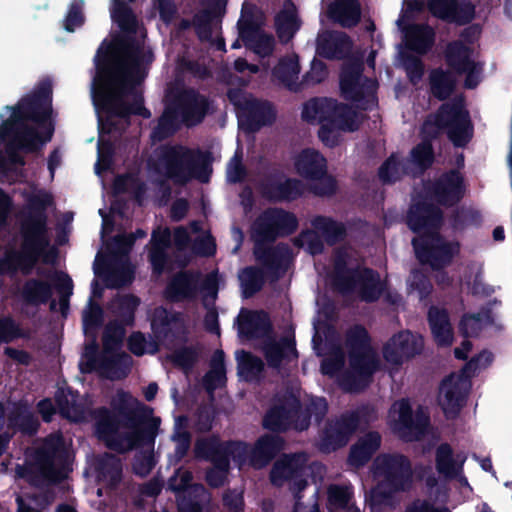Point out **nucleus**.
<instances>
[{
  "label": "nucleus",
  "mask_w": 512,
  "mask_h": 512,
  "mask_svg": "<svg viewBox=\"0 0 512 512\" xmlns=\"http://www.w3.org/2000/svg\"><path fill=\"white\" fill-rule=\"evenodd\" d=\"M141 61V48L132 36L118 37L111 42L104 40L97 49L92 100L98 113L106 115L102 123L106 133L116 130L114 118L151 116L142 94L135 90L147 76Z\"/></svg>",
  "instance_id": "obj_1"
},
{
  "label": "nucleus",
  "mask_w": 512,
  "mask_h": 512,
  "mask_svg": "<svg viewBox=\"0 0 512 512\" xmlns=\"http://www.w3.org/2000/svg\"><path fill=\"white\" fill-rule=\"evenodd\" d=\"M91 416L96 437L109 450L125 454L148 447L135 455L132 468L136 475L150 474L156 465L153 449L161 425L160 417L154 416L151 407L120 389L111 399L110 408L96 407Z\"/></svg>",
  "instance_id": "obj_2"
},
{
  "label": "nucleus",
  "mask_w": 512,
  "mask_h": 512,
  "mask_svg": "<svg viewBox=\"0 0 512 512\" xmlns=\"http://www.w3.org/2000/svg\"><path fill=\"white\" fill-rule=\"evenodd\" d=\"M445 130L455 147H465L473 137V124L462 98L442 103L436 112L423 123L426 138L410 151V166L414 164L419 173L429 169L435 160L432 140Z\"/></svg>",
  "instance_id": "obj_3"
},
{
  "label": "nucleus",
  "mask_w": 512,
  "mask_h": 512,
  "mask_svg": "<svg viewBox=\"0 0 512 512\" xmlns=\"http://www.w3.org/2000/svg\"><path fill=\"white\" fill-rule=\"evenodd\" d=\"M298 226L299 222L294 213L278 207L265 209L253 223L256 241L254 256L274 279H278L286 271L284 261L287 250L280 246L268 247L262 244L288 237L296 232Z\"/></svg>",
  "instance_id": "obj_4"
},
{
  "label": "nucleus",
  "mask_w": 512,
  "mask_h": 512,
  "mask_svg": "<svg viewBox=\"0 0 512 512\" xmlns=\"http://www.w3.org/2000/svg\"><path fill=\"white\" fill-rule=\"evenodd\" d=\"M211 154L187 146L162 145L157 157V171L174 184L185 185L192 179L207 182L211 174Z\"/></svg>",
  "instance_id": "obj_5"
},
{
  "label": "nucleus",
  "mask_w": 512,
  "mask_h": 512,
  "mask_svg": "<svg viewBox=\"0 0 512 512\" xmlns=\"http://www.w3.org/2000/svg\"><path fill=\"white\" fill-rule=\"evenodd\" d=\"M302 118L306 121L317 120L320 123L318 136L321 141L329 146L336 145V140L331 139L335 131L354 132L358 129L356 124V111L345 103L333 98H312L303 107Z\"/></svg>",
  "instance_id": "obj_6"
},
{
  "label": "nucleus",
  "mask_w": 512,
  "mask_h": 512,
  "mask_svg": "<svg viewBox=\"0 0 512 512\" xmlns=\"http://www.w3.org/2000/svg\"><path fill=\"white\" fill-rule=\"evenodd\" d=\"M376 418L374 406L361 404L329 419L320 434L319 450L331 453L345 447L358 429H366Z\"/></svg>",
  "instance_id": "obj_7"
},
{
  "label": "nucleus",
  "mask_w": 512,
  "mask_h": 512,
  "mask_svg": "<svg viewBox=\"0 0 512 512\" xmlns=\"http://www.w3.org/2000/svg\"><path fill=\"white\" fill-rule=\"evenodd\" d=\"M64 459L63 436L50 434L35 451L34 463L24 470L22 476L36 488L59 484L66 478V474L63 465L57 466L56 461L62 464Z\"/></svg>",
  "instance_id": "obj_8"
},
{
  "label": "nucleus",
  "mask_w": 512,
  "mask_h": 512,
  "mask_svg": "<svg viewBox=\"0 0 512 512\" xmlns=\"http://www.w3.org/2000/svg\"><path fill=\"white\" fill-rule=\"evenodd\" d=\"M333 285L343 295L358 287V294L366 303L376 302L384 291L379 273L369 267H348L346 255L338 254L333 263Z\"/></svg>",
  "instance_id": "obj_9"
},
{
  "label": "nucleus",
  "mask_w": 512,
  "mask_h": 512,
  "mask_svg": "<svg viewBox=\"0 0 512 512\" xmlns=\"http://www.w3.org/2000/svg\"><path fill=\"white\" fill-rule=\"evenodd\" d=\"M52 96L51 79L41 80L31 94L22 97L16 106L11 107L12 114L8 124L14 123L16 127H22L29 126L26 121H32L45 130L52 114Z\"/></svg>",
  "instance_id": "obj_10"
},
{
  "label": "nucleus",
  "mask_w": 512,
  "mask_h": 512,
  "mask_svg": "<svg viewBox=\"0 0 512 512\" xmlns=\"http://www.w3.org/2000/svg\"><path fill=\"white\" fill-rule=\"evenodd\" d=\"M20 238V249L7 251L0 258V276H14L18 271L28 276L40 259L50 263L56 258L55 247H48L26 235H20Z\"/></svg>",
  "instance_id": "obj_11"
},
{
  "label": "nucleus",
  "mask_w": 512,
  "mask_h": 512,
  "mask_svg": "<svg viewBox=\"0 0 512 512\" xmlns=\"http://www.w3.org/2000/svg\"><path fill=\"white\" fill-rule=\"evenodd\" d=\"M270 482L282 487L286 482L295 499V512L304 508L302 492L308 487L306 457L302 453L285 454L276 460L270 471Z\"/></svg>",
  "instance_id": "obj_12"
},
{
  "label": "nucleus",
  "mask_w": 512,
  "mask_h": 512,
  "mask_svg": "<svg viewBox=\"0 0 512 512\" xmlns=\"http://www.w3.org/2000/svg\"><path fill=\"white\" fill-rule=\"evenodd\" d=\"M412 245L418 261L429 265L432 270L440 271L449 266L460 253L458 241H447L439 231L424 233L412 239Z\"/></svg>",
  "instance_id": "obj_13"
},
{
  "label": "nucleus",
  "mask_w": 512,
  "mask_h": 512,
  "mask_svg": "<svg viewBox=\"0 0 512 512\" xmlns=\"http://www.w3.org/2000/svg\"><path fill=\"white\" fill-rule=\"evenodd\" d=\"M228 98L236 108L239 125L248 133L258 132L276 120L275 108L267 100L247 97L235 91H229Z\"/></svg>",
  "instance_id": "obj_14"
},
{
  "label": "nucleus",
  "mask_w": 512,
  "mask_h": 512,
  "mask_svg": "<svg viewBox=\"0 0 512 512\" xmlns=\"http://www.w3.org/2000/svg\"><path fill=\"white\" fill-rule=\"evenodd\" d=\"M52 205H54V197L47 191L40 190L37 194L31 195L28 198L27 212L20 220V235H26L51 247L47 209Z\"/></svg>",
  "instance_id": "obj_15"
},
{
  "label": "nucleus",
  "mask_w": 512,
  "mask_h": 512,
  "mask_svg": "<svg viewBox=\"0 0 512 512\" xmlns=\"http://www.w3.org/2000/svg\"><path fill=\"white\" fill-rule=\"evenodd\" d=\"M349 370L341 377V385L346 391L360 392L366 389L378 371L380 361L373 348L349 351Z\"/></svg>",
  "instance_id": "obj_16"
},
{
  "label": "nucleus",
  "mask_w": 512,
  "mask_h": 512,
  "mask_svg": "<svg viewBox=\"0 0 512 512\" xmlns=\"http://www.w3.org/2000/svg\"><path fill=\"white\" fill-rule=\"evenodd\" d=\"M383 486L390 491L407 492L413 484L412 463L408 456L401 453H386L375 460Z\"/></svg>",
  "instance_id": "obj_17"
},
{
  "label": "nucleus",
  "mask_w": 512,
  "mask_h": 512,
  "mask_svg": "<svg viewBox=\"0 0 512 512\" xmlns=\"http://www.w3.org/2000/svg\"><path fill=\"white\" fill-rule=\"evenodd\" d=\"M54 134L52 123L46 127L45 131L39 133L34 126L19 127L18 132L10 139L6 146L8 163L17 166H24L26 161L19 151L25 153H36L40 151L44 144L50 142Z\"/></svg>",
  "instance_id": "obj_18"
},
{
  "label": "nucleus",
  "mask_w": 512,
  "mask_h": 512,
  "mask_svg": "<svg viewBox=\"0 0 512 512\" xmlns=\"http://www.w3.org/2000/svg\"><path fill=\"white\" fill-rule=\"evenodd\" d=\"M172 99L180 112L182 123L188 128L201 124L212 113V100L194 88H183Z\"/></svg>",
  "instance_id": "obj_19"
},
{
  "label": "nucleus",
  "mask_w": 512,
  "mask_h": 512,
  "mask_svg": "<svg viewBox=\"0 0 512 512\" xmlns=\"http://www.w3.org/2000/svg\"><path fill=\"white\" fill-rule=\"evenodd\" d=\"M424 341L421 335L409 330L394 334L384 344L382 354L384 360L394 366H401L422 353Z\"/></svg>",
  "instance_id": "obj_20"
},
{
  "label": "nucleus",
  "mask_w": 512,
  "mask_h": 512,
  "mask_svg": "<svg viewBox=\"0 0 512 512\" xmlns=\"http://www.w3.org/2000/svg\"><path fill=\"white\" fill-rule=\"evenodd\" d=\"M430 418L423 412L413 413L412 406L407 400H401L398 418L394 421L393 432L406 443L420 441L427 433Z\"/></svg>",
  "instance_id": "obj_21"
},
{
  "label": "nucleus",
  "mask_w": 512,
  "mask_h": 512,
  "mask_svg": "<svg viewBox=\"0 0 512 512\" xmlns=\"http://www.w3.org/2000/svg\"><path fill=\"white\" fill-rule=\"evenodd\" d=\"M271 174L260 183L263 198L272 203L293 202L301 198L306 190L304 183L297 178Z\"/></svg>",
  "instance_id": "obj_22"
},
{
  "label": "nucleus",
  "mask_w": 512,
  "mask_h": 512,
  "mask_svg": "<svg viewBox=\"0 0 512 512\" xmlns=\"http://www.w3.org/2000/svg\"><path fill=\"white\" fill-rule=\"evenodd\" d=\"M465 191L464 177L457 169L444 172L428 188L436 203L444 207L457 205L463 199Z\"/></svg>",
  "instance_id": "obj_23"
},
{
  "label": "nucleus",
  "mask_w": 512,
  "mask_h": 512,
  "mask_svg": "<svg viewBox=\"0 0 512 512\" xmlns=\"http://www.w3.org/2000/svg\"><path fill=\"white\" fill-rule=\"evenodd\" d=\"M427 8L433 17L459 26L471 23L476 14L470 0H427Z\"/></svg>",
  "instance_id": "obj_24"
},
{
  "label": "nucleus",
  "mask_w": 512,
  "mask_h": 512,
  "mask_svg": "<svg viewBox=\"0 0 512 512\" xmlns=\"http://www.w3.org/2000/svg\"><path fill=\"white\" fill-rule=\"evenodd\" d=\"M467 388L461 376L450 374L439 386L438 402L447 419H455L466 404Z\"/></svg>",
  "instance_id": "obj_25"
},
{
  "label": "nucleus",
  "mask_w": 512,
  "mask_h": 512,
  "mask_svg": "<svg viewBox=\"0 0 512 512\" xmlns=\"http://www.w3.org/2000/svg\"><path fill=\"white\" fill-rule=\"evenodd\" d=\"M443 211L436 205L418 201L412 204L407 212L406 223L414 233H431L439 231L443 225Z\"/></svg>",
  "instance_id": "obj_26"
},
{
  "label": "nucleus",
  "mask_w": 512,
  "mask_h": 512,
  "mask_svg": "<svg viewBox=\"0 0 512 512\" xmlns=\"http://www.w3.org/2000/svg\"><path fill=\"white\" fill-rule=\"evenodd\" d=\"M362 66L358 63H349L342 67L339 86L341 95L345 100L361 102L366 95L374 92V82L365 78L361 81Z\"/></svg>",
  "instance_id": "obj_27"
},
{
  "label": "nucleus",
  "mask_w": 512,
  "mask_h": 512,
  "mask_svg": "<svg viewBox=\"0 0 512 512\" xmlns=\"http://www.w3.org/2000/svg\"><path fill=\"white\" fill-rule=\"evenodd\" d=\"M184 323L181 313L171 312L164 307H158L154 310L151 319V329L157 338L150 344L151 352L158 350L159 342H173L178 334L183 331Z\"/></svg>",
  "instance_id": "obj_28"
},
{
  "label": "nucleus",
  "mask_w": 512,
  "mask_h": 512,
  "mask_svg": "<svg viewBox=\"0 0 512 512\" xmlns=\"http://www.w3.org/2000/svg\"><path fill=\"white\" fill-rule=\"evenodd\" d=\"M282 403L272 406L264 415L262 425L265 429L281 433L290 429L296 423L301 408L299 398L294 395L284 397Z\"/></svg>",
  "instance_id": "obj_29"
},
{
  "label": "nucleus",
  "mask_w": 512,
  "mask_h": 512,
  "mask_svg": "<svg viewBox=\"0 0 512 512\" xmlns=\"http://www.w3.org/2000/svg\"><path fill=\"white\" fill-rule=\"evenodd\" d=\"M239 37L245 47L258 56L269 57L275 48V39L272 34L266 33L252 17L238 21Z\"/></svg>",
  "instance_id": "obj_30"
},
{
  "label": "nucleus",
  "mask_w": 512,
  "mask_h": 512,
  "mask_svg": "<svg viewBox=\"0 0 512 512\" xmlns=\"http://www.w3.org/2000/svg\"><path fill=\"white\" fill-rule=\"evenodd\" d=\"M201 273L194 270H181L175 273L164 289V297L170 303L192 300L199 291Z\"/></svg>",
  "instance_id": "obj_31"
},
{
  "label": "nucleus",
  "mask_w": 512,
  "mask_h": 512,
  "mask_svg": "<svg viewBox=\"0 0 512 512\" xmlns=\"http://www.w3.org/2000/svg\"><path fill=\"white\" fill-rule=\"evenodd\" d=\"M6 419L9 429L19 431L25 435L32 436L36 434L40 426L38 418L25 400L12 402Z\"/></svg>",
  "instance_id": "obj_32"
},
{
  "label": "nucleus",
  "mask_w": 512,
  "mask_h": 512,
  "mask_svg": "<svg viewBox=\"0 0 512 512\" xmlns=\"http://www.w3.org/2000/svg\"><path fill=\"white\" fill-rule=\"evenodd\" d=\"M284 439L279 435L260 436L250 450V465L261 469L266 467L284 448Z\"/></svg>",
  "instance_id": "obj_33"
},
{
  "label": "nucleus",
  "mask_w": 512,
  "mask_h": 512,
  "mask_svg": "<svg viewBox=\"0 0 512 512\" xmlns=\"http://www.w3.org/2000/svg\"><path fill=\"white\" fill-rule=\"evenodd\" d=\"M381 434L378 431H368L350 447L347 462L355 468L364 467L380 449Z\"/></svg>",
  "instance_id": "obj_34"
},
{
  "label": "nucleus",
  "mask_w": 512,
  "mask_h": 512,
  "mask_svg": "<svg viewBox=\"0 0 512 512\" xmlns=\"http://www.w3.org/2000/svg\"><path fill=\"white\" fill-rule=\"evenodd\" d=\"M263 354L267 365L278 370L284 361L291 362L298 358L296 341L288 337H282L278 341L269 339L263 345Z\"/></svg>",
  "instance_id": "obj_35"
},
{
  "label": "nucleus",
  "mask_w": 512,
  "mask_h": 512,
  "mask_svg": "<svg viewBox=\"0 0 512 512\" xmlns=\"http://www.w3.org/2000/svg\"><path fill=\"white\" fill-rule=\"evenodd\" d=\"M352 40L344 32H329L317 41V53L329 60H343L352 50Z\"/></svg>",
  "instance_id": "obj_36"
},
{
  "label": "nucleus",
  "mask_w": 512,
  "mask_h": 512,
  "mask_svg": "<svg viewBox=\"0 0 512 512\" xmlns=\"http://www.w3.org/2000/svg\"><path fill=\"white\" fill-rule=\"evenodd\" d=\"M403 31L407 49L418 55L427 54L435 44V30L428 24L412 23Z\"/></svg>",
  "instance_id": "obj_37"
},
{
  "label": "nucleus",
  "mask_w": 512,
  "mask_h": 512,
  "mask_svg": "<svg viewBox=\"0 0 512 512\" xmlns=\"http://www.w3.org/2000/svg\"><path fill=\"white\" fill-rule=\"evenodd\" d=\"M427 320L437 346H451L454 340V331L447 309L432 305L428 309Z\"/></svg>",
  "instance_id": "obj_38"
},
{
  "label": "nucleus",
  "mask_w": 512,
  "mask_h": 512,
  "mask_svg": "<svg viewBox=\"0 0 512 512\" xmlns=\"http://www.w3.org/2000/svg\"><path fill=\"white\" fill-rule=\"evenodd\" d=\"M311 226L330 247L343 243L348 237L346 224L331 216L316 215L311 220Z\"/></svg>",
  "instance_id": "obj_39"
},
{
  "label": "nucleus",
  "mask_w": 512,
  "mask_h": 512,
  "mask_svg": "<svg viewBox=\"0 0 512 512\" xmlns=\"http://www.w3.org/2000/svg\"><path fill=\"white\" fill-rule=\"evenodd\" d=\"M239 332L249 339H259L273 332L269 313L264 310L247 311L239 321Z\"/></svg>",
  "instance_id": "obj_40"
},
{
  "label": "nucleus",
  "mask_w": 512,
  "mask_h": 512,
  "mask_svg": "<svg viewBox=\"0 0 512 512\" xmlns=\"http://www.w3.org/2000/svg\"><path fill=\"white\" fill-rule=\"evenodd\" d=\"M195 453L212 462L213 467L230 468V457L227 442H220L216 437L198 440L195 444Z\"/></svg>",
  "instance_id": "obj_41"
},
{
  "label": "nucleus",
  "mask_w": 512,
  "mask_h": 512,
  "mask_svg": "<svg viewBox=\"0 0 512 512\" xmlns=\"http://www.w3.org/2000/svg\"><path fill=\"white\" fill-rule=\"evenodd\" d=\"M472 50L461 40L448 43L445 50V62L447 66L458 75L464 72H474L476 63L471 58Z\"/></svg>",
  "instance_id": "obj_42"
},
{
  "label": "nucleus",
  "mask_w": 512,
  "mask_h": 512,
  "mask_svg": "<svg viewBox=\"0 0 512 512\" xmlns=\"http://www.w3.org/2000/svg\"><path fill=\"white\" fill-rule=\"evenodd\" d=\"M295 168L300 176L308 180H316L325 176L327 161L314 149H304L295 161Z\"/></svg>",
  "instance_id": "obj_43"
},
{
  "label": "nucleus",
  "mask_w": 512,
  "mask_h": 512,
  "mask_svg": "<svg viewBox=\"0 0 512 512\" xmlns=\"http://www.w3.org/2000/svg\"><path fill=\"white\" fill-rule=\"evenodd\" d=\"M19 295L25 305L39 307L49 303L53 296V286L40 278H28L23 283Z\"/></svg>",
  "instance_id": "obj_44"
},
{
  "label": "nucleus",
  "mask_w": 512,
  "mask_h": 512,
  "mask_svg": "<svg viewBox=\"0 0 512 512\" xmlns=\"http://www.w3.org/2000/svg\"><path fill=\"white\" fill-rule=\"evenodd\" d=\"M328 15L343 28H352L361 19V6L358 0H336L329 5Z\"/></svg>",
  "instance_id": "obj_45"
},
{
  "label": "nucleus",
  "mask_w": 512,
  "mask_h": 512,
  "mask_svg": "<svg viewBox=\"0 0 512 512\" xmlns=\"http://www.w3.org/2000/svg\"><path fill=\"white\" fill-rule=\"evenodd\" d=\"M413 174L408 159H400L396 153L388 156L378 168V178L383 185H393L406 175Z\"/></svg>",
  "instance_id": "obj_46"
},
{
  "label": "nucleus",
  "mask_w": 512,
  "mask_h": 512,
  "mask_svg": "<svg viewBox=\"0 0 512 512\" xmlns=\"http://www.w3.org/2000/svg\"><path fill=\"white\" fill-rule=\"evenodd\" d=\"M428 84L433 97L445 101L454 93L457 79L451 71L437 67L429 72Z\"/></svg>",
  "instance_id": "obj_47"
},
{
  "label": "nucleus",
  "mask_w": 512,
  "mask_h": 512,
  "mask_svg": "<svg viewBox=\"0 0 512 512\" xmlns=\"http://www.w3.org/2000/svg\"><path fill=\"white\" fill-rule=\"evenodd\" d=\"M131 366L132 357L125 352L116 351L101 359L98 373L109 379H124L129 375Z\"/></svg>",
  "instance_id": "obj_48"
},
{
  "label": "nucleus",
  "mask_w": 512,
  "mask_h": 512,
  "mask_svg": "<svg viewBox=\"0 0 512 512\" xmlns=\"http://www.w3.org/2000/svg\"><path fill=\"white\" fill-rule=\"evenodd\" d=\"M465 459L457 460L449 443H441L435 450V468L437 472L448 479H455L463 472Z\"/></svg>",
  "instance_id": "obj_49"
},
{
  "label": "nucleus",
  "mask_w": 512,
  "mask_h": 512,
  "mask_svg": "<svg viewBox=\"0 0 512 512\" xmlns=\"http://www.w3.org/2000/svg\"><path fill=\"white\" fill-rule=\"evenodd\" d=\"M328 408L326 398L312 397L304 409L300 408L295 428L299 431L307 430L312 418H314L317 425H320L328 413Z\"/></svg>",
  "instance_id": "obj_50"
},
{
  "label": "nucleus",
  "mask_w": 512,
  "mask_h": 512,
  "mask_svg": "<svg viewBox=\"0 0 512 512\" xmlns=\"http://www.w3.org/2000/svg\"><path fill=\"white\" fill-rule=\"evenodd\" d=\"M224 11L225 3L217 2L211 8L203 10L194 16L193 25L195 33L201 41H210L212 39V22L215 18L220 17Z\"/></svg>",
  "instance_id": "obj_51"
},
{
  "label": "nucleus",
  "mask_w": 512,
  "mask_h": 512,
  "mask_svg": "<svg viewBox=\"0 0 512 512\" xmlns=\"http://www.w3.org/2000/svg\"><path fill=\"white\" fill-rule=\"evenodd\" d=\"M181 115L171 98L166 104L162 115L158 119L155 133L160 139L174 135L181 126Z\"/></svg>",
  "instance_id": "obj_52"
},
{
  "label": "nucleus",
  "mask_w": 512,
  "mask_h": 512,
  "mask_svg": "<svg viewBox=\"0 0 512 512\" xmlns=\"http://www.w3.org/2000/svg\"><path fill=\"white\" fill-rule=\"evenodd\" d=\"M181 115L171 98L166 104L162 115L158 119L155 133L160 139L174 135L181 126Z\"/></svg>",
  "instance_id": "obj_53"
},
{
  "label": "nucleus",
  "mask_w": 512,
  "mask_h": 512,
  "mask_svg": "<svg viewBox=\"0 0 512 512\" xmlns=\"http://www.w3.org/2000/svg\"><path fill=\"white\" fill-rule=\"evenodd\" d=\"M265 271L257 266H247L239 274L242 297L248 299L260 292L265 284Z\"/></svg>",
  "instance_id": "obj_54"
},
{
  "label": "nucleus",
  "mask_w": 512,
  "mask_h": 512,
  "mask_svg": "<svg viewBox=\"0 0 512 512\" xmlns=\"http://www.w3.org/2000/svg\"><path fill=\"white\" fill-rule=\"evenodd\" d=\"M301 22L295 9H283L275 16V30L281 42L290 41L300 29Z\"/></svg>",
  "instance_id": "obj_55"
},
{
  "label": "nucleus",
  "mask_w": 512,
  "mask_h": 512,
  "mask_svg": "<svg viewBox=\"0 0 512 512\" xmlns=\"http://www.w3.org/2000/svg\"><path fill=\"white\" fill-rule=\"evenodd\" d=\"M111 18L121 31L128 34L136 33L138 27L137 18L131 7L123 0H114Z\"/></svg>",
  "instance_id": "obj_56"
},
{
  "label": "nucleus",
  "mask_w": 512,
  "mask_h": 512,
  "mask_svg": "<svg viewBox=\"0 0 512 512\" xmlns=\"http://www.w3.org/2000/svg\"><path fill=\"white\" fill-rule=\"evenodd\" d=\"M140 305V299L136 295L126 294L121 296L116 305L115 314L117 319L125 327L133 326L135 322V312Z\"/></svg>",
  "instance_id": "obj_57"
},
{
  "label": "nucleus",
  "mask_w": 512,
  "mask_h": 512,
  "mask_svg": "<svg viewBox=\"0 0 512 512\" xmlns=\"http://www.w3.org/2000/svg\"><path fill=\"white\" fill-rule=\"evenodd\" d=\"M200 357V350L193 345L181 346L169 356L171 363L183 372H190Z\"/></svg>",
  "instance_id": "obj_58"
},
{
  "label": "nucleus",
  "mask_w": 512,
  "mask_h": 512,
  "mask_svg": "<svg viewBox=\"0 0 512 512\" xmlns=\"http://www.w3.org/2000/svg\"><path fill=\"white\" fill-rule=\"evenodd\" d=\"M29 332L10 315L0 316V344H10L18 339H28Z\"/></svg>",
  "instance_id": "obj_59"
},
{
  "label": "nucleus",
  "mask_w": 512,
  "mask_h": 512,
  "mask_svg": "<svg viewBox=\"0 0 512 512\" xmlns=\"http://www.w3.org/2000/svg\"><path fill=\"white\" fill-rule=\"evenodd\" d=\"M125 326L118 321H110L105 326L102 343L105 353H114L118 351L125 337Z\"/></svg>",
  "instance_id": "obj_60"
},
{
  "label": "nucleus",
  "mask_w": 512,
  "mask_h": 512,
  "mask_svg": "<svg viewBox=\"0 0 512 512\" xmlns=\"http://www.w3.org/2000/svg\"><path fill=\"white\" fill-rule=\"evenodd\" d=\"M238 353L241 354V357L237 356L239 374L247 380L259 377L264 371L262 359L245 350H241Z\"/></svg>",
  "instance_id": "obj_61"
},
{
  "label": "nucleus",
  "mask_w": 512,
  "mask_h": 512,
  "mask_svg": "<svg viewBox=\"0 0 512 512\" xmlns=\"http://www.w3.org/2000/svg\"><path fill=\"white\" fill-rule=\"evenodd\" d=\"M182 421L186 422L187 418L185 416L178 417L172 435V440L176 443L173 455L175 463L180 462L187 455L191 446V434L182 426Z\"/></svg>",
  "instance_id": "obj_62"
},
{
  "label": "nucleus",
  "mask_w": 512,
  "mask_h": 512,
  "mask_svg": "<svg viewBox=\"0 0 512 512\" xmlns=\"http://www.w3.org/2000/svg\"><path fill=\"white\" fill-rule=\"evenodd\" d=\"M345 345L348 352L369 349L372 348L371 337L363 325L355 324L346 332Z\"/></svg>",
  "instance_id": "obj_63"
},
{
  "label": "nucleus",
  "mask_w": 512,
  "mask_h": 512,
  "mask_svg": "<svg viewBox=\"0 0 512 512\" xmlns=\"http://www.w3.org/2000/svg\"><path fill=\"white\" fill-rule=\"evenodd\" d=\"M300 73V65L297 58H284L273 68V76L286 86H290Z\"/></svg>",
  "instance_id": "obj_64"
}]
</instances>
